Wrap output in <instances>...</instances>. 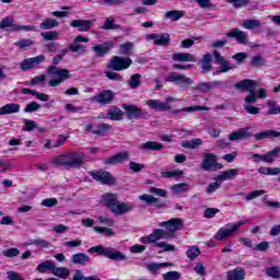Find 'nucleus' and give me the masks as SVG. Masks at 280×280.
Instances as JSON below:
<instances>
[{
	"instance_id": "23",
	"label": "nucleus",
	"mask_w": 280,
	"mask_h": 280,
	"mask_svg": "<svg viewBox=\"0 0 280 280\" xmlns=\"http://www.w3.org/2000/svg\"><path fill=\"white\" fill-rule=\"evenodd\" d=\"M173 60L176 62H198V58L191 54L177 52L173 55Z\"/></svg>"
},
{
	"instance_id": "63",
	"label": "nucleus",
	"mask_w": 280,
	"mask_h": 280,
	"mask_svg": "<svg viewBox=\"0 0 280 280\" xmlns=\"http://www.w3.org/2000/svg\"><path fill=\"white\" fill-rule=\"evenodd\" d=\"M143 250H145V246L139 244L129 247V252L132 254H140L143 253Z\"/></svg>"
},
{
	"instance_id": "32",
	"label": "nucleus",
	"mask_w": 280,
	"mask_h": 280,
	"mask_svg": "<svg viewBox=\"0 0 280 280\" xmlns=\"http://www.w3.org/2000/svg\"><path fill=\"white\" fill-rule=\"evenodd\" d=\"M242 27L245 30H259L261 27V22L259 20H244L242 23Z\"/></svg>"
},
{
	"instance_id": "28",
	"label": "nucleus",
	"mask_w": 280,
	"mask_h": 280,
	"mask_svg": "<svg viewBox=\"0 0 280 280\" xmlns=\"http://www.w3.org/2000/svg\"><path fill=\"white\" fill-rule=\"evenodd\" d=\"M255 86H257V82L253 80H243L235 84V88L240 91H255Z\"/></svg>"
},
{
	"instance_id": "60",
	"label": "nucleus",
	"mask_w": 280,
	"mask_h": 280,
	"mask_svg": "<svg viewBox=\"0 0 280 280\" xmlns=\"http://www.w3.org/2000/svg\"><path fill=\"white\" fill-rule=\"evenodd\" d=\"M35 128H36V121L30 120V119L24 120V130L26 132H30V131L34 130Z\"/></svg>"
},
{
	"instance_id": "6",
	"label": "nucleus",
	"mask_w": 280,
	"mask_h": 280,
	"mask_svg": "<svg viewBox=\"0 0 280 280\" xmlns=\"http://www.w3.org/2000/svg\"><path fill=\"white\" fill-rule=\"evenodd\" d=\"M176 102L174 96H166L165 102H161L159 100H148L145 102L147 106L152 110H159L160 113H165V110H172V104Z\"/></svg>"
},
{
	"instance_id": "44",
	"label": "nucleus",
	"mask_w": 280,
	"mask_h": 280,
	"mask_svg": "<svg viewBox=\"0 0 280 280\" xmlns=\"http://www.w3.org/2000/svg\"><path fill=\"white\" fill-rule=\"evenodd\" d=\"M267 106L269 108L267 115H280V106L275 101H268Z\"/></svg>"
},
{
	"instance_id": "30",
	"label": "nucleus",
	"mask_w": 280,
	"mask_h": 280,
	"mask_svg": "<svg viewBox=\"0 0 280 280\" xmlns=\"http://www.w3.org/2000/svg\"><path fill=\"white\" fill-rule=\"evenodd\" d=\"M107 118L112 119V121H119L120 119H124V112L118 107H112L107 112Z\"/></svg>"
},
{
	"instance_id": "18",
	"label": "nucleus",
	"mask_w": 280,
	"mask_h": 280,
	"mask_svg": "<svg viewBox=\"0 0 280 280\" xmlns=\"http://www.w3.org/2000/svg\"><path fill=\"white\" fill-rule=\"evenodd\" d=\"M130 154L128 151L117 153L110 158L105 160V165H119V163H124V161H128Z\"/></svg>"
},
{
	"instance_id": "22",
	"label": "nucleus",
	"mask_w": 280,
	"mask_h": 280,
	"mask_svg": "<svg viewBox=\"0 0 280 280\" xmlns=\"http://www.w3.org/2000/svg\"><path fill=\"white\" fill-rule=\"evenodd\" d=\"M114 94L110 90L103 91L94 97V102L98 104H110L113 102Z\"/></svg>"
},
{
	"instance_id": "11",
	"label": "nucleus",
	"mask_w": 280,
	"mask_h": 280,
	"mask_svg": "<svg viewBox=\"0 0 280 280\" xmlns=\"http://www.w3.org/2000/svg\"><path fill=\"white\" fill-rule=\"evenodd\" d=\"M147 40L153 43V45H159L160 47H165L170 45V34L161 33V34H148L145 35Z\"/></svg>"
},
{
	"instance_id": "37",
	"label": "nucleus",
	"mask_w": 280,
	"mask_h": 280,
	"mask_svg": "<svg viewBox=\"0 0 280 280\" xmlns=\"http://www.w3.org/2000/svg\"><path fill=\"white\" fill-rule=\"evenodd\" d=\"M199 255H200L199 246L192 245V246H189L188 249L186 250V256L191 261H194V259H196V257H198Z\"/></svg>"
},
{
	"instance_id": "4",
	"label": "nucleus",
	"mask_w": 280,
	"mask_h": 280,
	"mask_svg": "<svg viewBox=\"0 0 280 280\" xmlns=\"http://www.w3.org/2000/svg\"><path fill=\"white\" fill-rule=\"evenodd\" d=\"M250 222L249 220H243L237 223H228L221 229L218 230V232L214 234V240L217 242H222L224 240H229V237H233L234 233H237L240 231L241 226H244V224H248Z\"/></svg>"
},
{
	"instance_id": "58",
	"label": "nucleus",
	"mask_w": 280,
	"mask_h": 280,
	"mask_svg": "<svg viewBox=\"0 0 280 280\" xmlns=\"http://www.w3.org/2000/svg\"><path fill=\"white\" fill-rule=\"evenodd\" d=\"M217 213H220V209H218V208H208V209L205 210L203 217L208 218V219H211V218H215Z\"/></svg>"
},
{
	"instance_id": "9",
	"label": "nucleus",
	"mask_w": 280,
	"mask_h": 280,
	"mask_svg": "<svg viewBox=\"0 0 280 280\" xmlns=\"http://www.w3.org/2000/svg\"><path fill=\"white\" fill-rule=\"evenodd\" d=\"M132 65V59L115 56L112 58L109 69L113 71H124Z\"/></svg>"
},
{
	"instance_id": "42",
	"label": "nucleus",
	"mask_w": 280,
	"mask_h": 280,
	"mask_svg": "<svg viewBox=\"0 0 280 280\" xmlns=\"http://www.w3.org/2000/svg\"><path fill=\"white\" fill-rule=\"evenodd\" d=\"M167 266H172V264L170 262H151L148 265V270H150V272H159V270H161V268H165Z\"/></svg>"
},
{
	"instance_id": "51",
	"label": "nucleus",
	"mask_w": 280,
	"mask_h": 280,
	"mask_svg": "<svg viewBox=\"0 0 280 280\" xmlns=\"http://www.w3.org/2000/svg\"><path fill=\"white\" fill-rule=\"evenodd\" d=\"M162 176L163 178H174V177L183 176V171L175 170V171L162 172Z\"/></svg>"
},
{
	"instance_id": "13",
	"label": "nucleus",
	"mask_w": 280,
	"mask_h": 280,
	"mask_svg": "<svg viewBox=\"0 0 280 280\" xmlns=\"http://www.w3.org/2000/svg\"><path fill=\"white\" fill-rule=\"evenodd\" d=\"M92 178H94V180H97V183H102L103 185H114L115 184V178L108 172H102V171L93 172Z\"/></svg>"
},
{
	"instance_id": "34",
	"label": "nucleus",
	"mask_w": 280,
	"mask_h": 280,
	"mask_svg": "<svg viewBox=\"0 0 280 280\" xmlns=\"http://www.w3.org/2000/svg\"><path fill=\"white\" fill-rule=\"evenodd\" d=\"M165 19L168 21H180L185 16V11L173 10L165 13Z\"/></svg>"
},
{
	"instance_id": "14",
	"label": "nucleus",
	"mask_w": 280,
	"mask_h": 280,
	"mask_svg": "<svg viewBox=\"0 0 280 280\" xmlns=\"http://www.w3.org/2000/svg\"><path fill=\"white\" fill-rule=\"evenodd\" d=\"M214 60L221 67L219 68V73H226V71H231V69H235V66L229 63L226 59L217 50L213 51Z\"/></svg>"
},
{
	"instance_id": "31",
	"label": "nucleus",
	"mask_w": 280,
	"mask_h": 280,
	"mask_svg": "<svg viewBox=\"0 0 280 280\" xmlns=\"http://www.w3.org/2000/svg\"><path fill=\"white\" fill-rule=\"evenodd\" d=\"M52 275L55 277H58L59 279H67L69 275H71V270H69V268L67 267H57L55 265L52 269Z\"/></svg>"
},
{
	"instance_id": "8",
	"label": "nucleus",
	"mask_w": 280,
	"mask_h": 280,
	"mask_svg": "<svg viewBox=\"0 0 280 280\" xmlns=\"http://www.w3.org/2000/svg\"><path fill=\"white\" fill-rule=\"evenodd\" d=\"M224 167L222 164L218 163V155L213 153L203 154L201 168L205 172H218V170H222Z\"/></svg>"
},
{
	"instance_id": "57",
	"label": "nucleus",
	"mask_w": 280,
	"mask_h": 280,
	"mask_svg": "<svg viewBox=\"0 0 280 280\" xmlns=\"http://www.w3.org/2000/svg\"><path fill=\"white\" fill-rule=\"evenodd\" d=\"M12 170V162L10 160H0V174Z\"/></svg>"
},
{
	"instance_id": "41",
	"label": "nucleus",
	"mask_w": 280,
	"mask_h": 280,
	"mask_svg": "<svg viewBox=\"0 0 280 280\" xmlns=\"http://www.w3.org/2000/svg\"><path fill=\"white\" fill-rule=\"evenodd\" d=\"M202 71H210L211 70V54L203 55L202 59L200 60Z\"/></svg>"
},
{
	"instance_id": "59",
	"label": "nucleus",
	"mask_w": 280,
	"mask_h": 280,
	"mask_svg": "<svg viewBox=\"0 0 280 280\" xmlns=\"http://www.w3.org/2000/svg\"><path fill=\"white\" fill-rule=\"evenodd\" d=\"M257 102V94L255 93V90L249 91V95L245 97V104H255Z\"/></svg>"
},
{
	"instance_id": "54",
	"label": "nucleus",
	"mask_w": 280,
	"mask_h": 280,
	"mask_svg": "<svg viewBox=\"0 0 280 280\" xmlns=\"http://www.w3.org/2000/svg\"><path fill=\"white\" fill-rule=\"evenodd\" d=\"M141 75L139 74H133L130 80H129V86L130 89H137L139 84H141Z\"/></svg>"
},
{
	"instance_id": "1",
	"label": "nucleus",
	"mask_w": 280,
	"mask_h": 280,
	"mask_svg": "<svg viewBox=\"0 0 280 280\" xmlns=\"http://www.w3.org/2000/svg\"><path fill=\"white\" fill-rule=\"evenodd\" d=\"M104 207L114 214V215H126V213H130L135 209L132 202H122L119 201V197L117 194H106L102 197L101 200Z\"/></svg>"
},
{
	"instance_id": "5",
	"label": "nucleus",
	"mask_w": 280,
	"mask_h": 280,
	"mask_svg": "<svg viewBox=\"0 0 280 280\" xmlns=\"http://www.w3.org/2000/svg\"><path fill=\"white\" fill-rule=\"evenodd\" d=\"M88 253H97L98 255H103V257H107V259H112L113 261H126V259H128L126 254L113 247H104L102 245L90 248Z\"/></svg>"
},
{
	"instance_id": "39",
	"label": "nucleus",
	"mask_w": 280,
	"mask_h": 280,
	"mask_svg": "<svg viewBox=\"0 0 280 280\" xmlns=\"http://www.w3.org/2000/svg\"><path fill=\"white\" fill-rule=\"evenodd\" d=\"M112 128L113 127L108 124L98 125L97 130H94L93 135H97L98 137H104L112 130Z\"/></svg>"
},
{
	"instance_id": "43",
	"label": "nucleus",
	"mask_w": 280,
	"mask_h": 280,
	"mask_svg": "<svg viewBox=\"0 0 280 280\" xmlns=\"http://www.w3.org/2000/svg\"><path fill=\"white\" fill-rule=\"evenodd\" d=\"M59 23L54 19H46L40 25V30H54V27H58Z\"/></svg>"
},
{
	"instance_id": "36",
	"label": "nucleus",
	"mask_w": 280,
	"mask_h": 280,
	"mask_svg": "<svg viewBox=\"0 0 280 280\" xmlns=\"http://www.w3.org/2000/svg\"><path fill=\"white\" fill-rule=\"evenodd\" d=\"M8 27H10L12 32H14V27H16V24H14V19L10 16L2 19L0 22V30H8Z\"/></svg>"
},
{
	"instance_id": "64",
	"label": "nucleus",
	"mask_w": 280,
	"mask_h": 280,
	"mask_svg": "<svg viewBox=\"0 0 280 280\" xmlns=\"http://www.w3.org/2000/svg\"><path fill=\"white\" fill-rule=\"evenodd\" d=\"M7 277L9 280H25L21 277V273L16 271H8Z\"/></svg>"
},
{
	"instance_id": "25",
	"label": "nucleus",
	"mask_w": 280,
	"mask_h": 280,
	"mask_svg": "<svg viewBox=\"0 0 280 280\" xmlns=\"http://www.w3.org/2000/svg\"><path fill=\"white\" fill-rule=\"evenodd\" d=\"M228 280H244L246 279V270L235 268L226 272Z\"/></svg>"
},
{
	"instance_id": "17",
	"label": "nucleus",
	"mask_w": 280,
	"mask_h": 280,
	"mask_svg": "<svg viewBox=\"0 0 280 280\" xmlns=\"http://www.w3.org/2000/svg\"><path fill=\"white\" fill-rule=\"evenodd\" d=\"M94 23L95 20H73L70 23V27H74L79 32H89Z\"/></svg>"
},
{
	"instance_id": "35",
	"label": "nucleus",
	"mask_w": 280,
	"mask_h": 280,
	"mask_svg": "<svg viewBox=\"0 0 280 280\" xmlns=\"http://www.w3.org/2000/svg\"><path fill=\"white\" fill-rule=\"evenodd\" d=\"M171 189L173 194L180 196L182 194H185V191H189V185L187 183L175 184Z\"/></svg>"
},
{
	"instance_id": "55",
	"label": "nucleus",
	"mask_w": 280,
	"mask_h": 280,
	"mask_svg": "<svg viewBox=\"0 0 280 280\" xmlns=\"http://www.w3.org/2000/svg\"><path fill=\"white\" fill-rule=\"evenodd\" d=\"M267 276L271 277L272 279H279L280 278V268L279 267H271L267 269Z\"/></svg>"
},
{
	"instance_id": "27",
	"label": "nucleus",
	"mask_w": 280,
	"mask_h": 280,
	"mask_svg": "<svg viewBox=\"0 0 280 280\" xmlns=\"http://www.w3.org/2000/svg\"><path fill=\"white\" fill-rule=\"evenodd\" d=\"M278 137H280V132L275 130H265L254 135L256 141H261L262 139H278Z\"/></svg>"
},
{
	"instance_id": "24",
	"label": "nucleus",
	"mask_w": 280,
	"mask_h": 280,
	"mask_svg": "<svg viewBox=\"0 0 280 280\" xmlns=\"http://www.w3.org/2000/svg\"><path fill=\"white\" fill-rule=\"evenodd\" d=\"M139 149L144 152H147V151L159 152V151L163 150V144H161L160 142H156V141H148V142L140 144Z\"/></svg>"
},
{
	"instance_id": "48",
	"label": "nucleus",
	"mask_w": 280,
	"mask_h": 280,
	"mask_svg": "<svg viewBox=\"0 0 280 280\" xmlns=\"http://www.w3.org/2000/svg\"><path fill=\"white\" fill-rule=\"evenodd\" d=\"M44 40H58L60 34L56 31L42 33Z\"/></svg>"
},
{
	"instance_id": "20",
	"label": "nucleus",
	"mask_w": 280,
	"mask_h": 280,
	"mask_svg": "<svg viewBox=\"0 0 280 280\" xmlns=\"http://www.w3.org/2000/svg\"><path fill=\"white\" fill-rule=\"evenodd\" d=\"M16 113H21V104L19 103H10L0 107V116L1 115H14Z\"/></svg>"
},
{
	"instance_id": "29",
	"label": "nucleus",
	"mask_w": 280,
	"mask_h": 280,
	"mask_svg": "<svg viewBox=\"0 0 280 280\" xmlns=\"http://www.w3.org/2000/svg\"><path fill=\"white\" fill-rule=\"evenodd\" d=\"M113 47H115V43L107 42L103 45L94 46L93 51H95L97 56H105V54H108V50L113 49Z\"/></svg>"
},
{
	"instance_id": "45",
	"label": "nucleus",
	"mask_w": 280,
	"mask_h": 280,
	"mask_svg": "<svg viewBox=\"0 0 280 280\" xmlns=\"http://www.w3.org/2000/svg\"><path fill=\"white\" fill-rule=\"evenodd\" d=\"M214 183L208 185L206 191L207 194L211 195V194H215V191H218V189H220V187L222 186V183L219 180L218 177H214Z\"/></svg>"
},
{
	"instance_id": "49",
	"label": "nucleus",
	"mask_w": 280,
	"mask_h": 280,
	"mask_svg": "<svg viewBox=\"0 0 280 280\" xmlns=\"http://www.w3.org/2000/svg\"><path fill=\"white\" fill-rule=\"evenodd\" d=\"M119 25L115 24V20L113 18H107L105 23L102 26V30H118Z\"/></svg>"
},
{
	"instance_id": "10",
	"label": "nucleus",
	"mask_w": 280,
	"mask_h": 280,
	"mask_svg": "<svg viewBox=\"0 0 280 280\" xmlns=\"http://www.w3.org/2000/svg\"><path fill=\"white\" fill-rule=\"evenodd\" d=\"M166 82H174L177 86H189L191 79L178 72H171L166 78Z\"/></svg>"
},
{
	"instance_id": "40",
	"label": "nucleus",
	"mask_w": 280,
	"mask_h": 280,
	"mask_svg": "<svg viewBox=\"0 0 280 280\" xmlns=\"http://www.w3.org/2000/svg\"><path fill=\"white\" fill-rule=\"evenodd\" d=\"M95 233H100L101 235H106L107 237H115V230L110 228L104 226H94Z\"/></svg>"
},
{
	"instance_id": "50",
	"label": "nucleus",
	"mask_w": 280,
	"mask_h": 280,
	"mask_svg": "<svg viewBox=\"0 0 280 280\" xmlns=\"http://www.w3.org/2000/svg\"><path fill=\"white\" fill-rule=\"evenodd\" d=\"M265 194L266 190H253L245 196V200H255V198H259V196H264Z\"/></svg>"
},
{
	"instance_id": "19",
	"label": "nucleus",
	"mask_w": 280,
	"mask_h": 280,
	"mask_svg": "<svg viewBox=\"0 0 280 280\" xmlns=\"http://www.w3.org/2000/svg\"><path fill=\"white\" fill-rule=\"evenodd\" d=\"M229 38H235L240 45H246L248 43V34L238 28H233L228 33Z\"/></svg>"
},
{
	"instance_id": "26",
	"label": "nucleus",
	"mask_w": 280,
	"mask_h": 280,
	"mask_svg": "<svg viewBox=\"0 0 280 280\" xmlns=\"http://www.w3.org/2000/svg\"><path fill=\"white\" fill-rule=\"evenodd\" d=\"M240 174V168H230L228 171L222 172L217 178L221 183H224V180H233L237 175Z\"/></svg>"
},
{
	"instance_id": "2",
	"label": "nucleus",
	"mask_w": 280,
	"mask_h": 280,
	"mask_svg": "<svg viewBox=\"0 0 280 280\" xmlns=\"http://www.w3.org/2000/svg\"><path fill=\"white\" fill-rule=\"evenodd\" d=\"M55 165H65V167H80L84 163L83 152H72L59 155L54 159Z\"/></svg>"
},
{
	"instance_id": "7",
	"label": "nucleus",
	"mask_w": 280,
	"mask_h": 280,
	"mask_svg": "<svg viewBox=\"0 0 280 280\" xmlns=\"http://www.w3.org/2000/svg\"><path fill=\"white\" fill-rule=\"evenodd\" d=\"M168 237H172V233L163 229H156L151 234L141 236L139 242L141 244H159V240H168Z\"/></svg>"
},
{
	"instance_id": "47",
	"label": "nucleus",
	"mask_w": 280,
	"mask_h": 280,
	"mask_svg": "<svg viewBox=\"0 0 280 280\" xmlns=\"http://www.w3.org/2000/svg\"><path fill=\"white\" fill-rule=\"evenodd\" d=\"M196 91H199L200 93H209L213 89V83L208 82V83H199L198 86L195 88Z\"/></svg>"
},
{
	"instance_id": "33",
	"label": "nucleus",
	"mask_w": 280,
	"mask_h": 280,
	"mask_svg": "<svg viewBox=\"0 0 280 280\" xmlns=\"http://www.w3.org/2000/svg\"><path fill=\"white\" fill-rule=\"evenodd\" d=\"M72 261L73 264L84 266V264H89L91 261V258L86 254L80 253L72 255Z\"/></svg>"
},
{
	"instance_id": "21",
	"label": "nucleus",
	"mask_w": 280,
	"mask_h": 280,
	"mask_svg": "<svg viewBox=\"0 0 280 280\" xmlns=\"http://www.w3.org/2000/svg\"><path fill=\"white\" fill-rule=\"evenodd\" d=\"M55 266L56 262L51 260H45L36 267V271L39 272L40 275H52Z\"/></svg>"
},
{
	"instance_id": "12",
	"label": "nucleus",
	"mask_w": 280,
	"mask_h": 280,
	"mask_svg": "<svg viewBox=\"0 0 280 280\" xmlns=\"http://www.w3.org/2000/svg\"><path fill=\"white\" fill-rule=\"evenodd\" d=\"M279 156V150L275 148L273 150L269 151L268 153L261 155V154H254V163H259V161H262L264 163H273L275 159Z\"/></svg>"
},
{
	"instance_id": "52",
	"label": "nucleus",
	"mask_w": 280,
	"mask_h": 280,
	"mask_svg": "<svg viewBox=\"0 0 280 280\" xmlns=\"http://www.w3.org/2000/svg\"><path fill=\"white\" fill-rule=\"evenodd\" d=\"M19 253H20L19 249L14 247L2 250L3 257H9V258L19 257Z\"/></svg>"
},
{
	"instance_id": "53",
	"label": "nucleus",
	"mask_w": 280,
	"mask_h": 280,
	"mask_svg": "<svg viewBox=\"0 0 280 280\" xmlns=\"http://www.w3.org/2000/svg\"><path fill=\"white\" fill-rule=\"evenodd\" d=\"M36 110H40V104L36 102L28 103L24 108V113H36Z\"/></svg>"
},
{
	"instance_id": "15",
	"label": "nucleus",
	"mask_w": 280,
	"mask_h": 280,
	"mask_svg": "<svg viewBox=\"0 0 280 280\" xmlns=\"http://www.w3.org/2000/svg\"><path fill=\"white\" fill-rule=\"evenodd\" d=\"M122 109L125 110L128 119H139L143 115V110L137 105L122 104Z\"/></svg>"
},
{
	"instance_id": "62",
	"label": "nucleus",
	"mask_w": 280,
	"mask_h": 280,
	"mask_svg": "<svg viewBox=\"0 0 280 280\" xmlns=\"http://www.w3.org/2000/svg\"><path fill=\"white\" fill-rule=\"evenodd\" d=\"M21 69L22 71H27L30 69H34V63L32 61L31 58L25 59L22 63H21Z\"/></svg>"
},
{
	"instance_id": "3",
	"label": "nucleus",
	"mask_w": 280,
	"mask_h": 280,
	"mask_svg": "<svg viewBox=\"0 0 280 280\" xmlns=\"http://www.w3.org/2000/svg\"><path fill=\"white\" fill-rule=\"evenodd\" d=\"M47 73L50 77L48 81V86H60L61 83H63L67 80H70L71 78V71L68 69H60L56 66H50L47 69Z\"/></svg>"
},
{
	"instance_id": "16",
	"label": "nucleus",
	"mask_w": 280,
	"mask_h": 280,
	"mask_svg": "<svg viewBox=\"0 0 280 280\" xmlns=\"http://www.w3.org/2000/svg\"><path fill=\"white\" fill-rule=\"evenodd\" d=\"M160 226L167 229L168 233H174L175 231L183 229V219H171L168 221L160 223Z\"/></svg>"
},
{
	"instance_id": "46",
	"label": "nucleus",
	"mask_w": 280,
	"mask_h": 280,
	"mask_svg": "<svg viewBox=\"0 0 280 280\" xmlns=\"http://www.w3.org/2000/svg\"><path fill=\"white\" fill-rule=\"evenodd\" d=\"M155 246L158 248H163V250L165 253H174L176 250V246H174L170 243H166V242H158V243H155Z\"/></svg>"
},
{
	"instance_id": "61",
	"label": "nucleus",
	"mask_w": 280,
	"mask_h": 280,
	"mask_svg": "<svg viewBox=\"0 0 280 280\" xmlns=\"http://www.w3.org/2000/svg\"><path fill=\"white\" fill-rule=\"evenodd\" d=\"M98 222L105 224V226H115V221L108 217H98Z\"/></svg>"
},
{
	"instance_id": "56",
	"label": "nucleus",
	"mask_w": 280,
	"mask_h": 280,
	"mask_svg": "<svg viewBox=\"0 0 280 280\" xmlns=\"http://www.w3.org/2000/svg\"><path fill=\"white\" fill-rule=\"evenodd\" d=\"M164 280H178L180 279V272L178 271H168L163 275Z\"/></svg>"
},
{
	"instance_id": "38",
	"label": "nucleus",
	"mask_w": 280,
	"mask_h": 280,
	"mask_svg": "<svg viewBox=\"0 0 280 280\" xmlns=\"http://www.w3.org/2000/svg\"><path fill=\"white\" fill-rule=\"evenodd\" d=\"M133 49H135V44L132 42H127L125 44H121L119 47L120 54L122 56H130Z\"/></svg>"
}]
</instances>
